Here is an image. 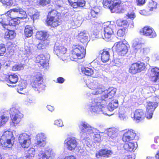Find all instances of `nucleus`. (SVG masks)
Wrapping results in <instances>:
<instances>
[{
  "label": "nucleus",
  "mask_w": 159,
  "mask_h": 159,
  "mask_svg": "<svg viewBox=\"0 0 159 159\" xmlns=\"http://www.w3.org/2000/svg\"><path fill=\"white\" fill-rule=\"evenodd\" d=\"M0 2L2 3L4 6L11 7L13 4L12 0H0Z\"/></svg>",
  "instance_id": "79ce46f5"
},
{
  "label": "nucleus",
  "mask_w": 159,
  "mask_h": 159,
  "mask_svg": "<svg viewBox=\"0 0 159 159\" xmlns=\"http://www.w3.org/2000/svg\"><path fill=\"white\" fill-rule=\"evenodd\" d=\"M112 154V152L111 150L105 148L100 150L96 154L95 156L97 158H99L101 157L108 158Z\"/></svg>",
  "instance_id": "a211bd4d"
},
{
  "label": "nucleus",
  "mask_w": 159,
  "mask_h": 159,
  "mask_svg": "<svg viewBox=\"0 0 159 159\" xmlns=\"http://www.w3.org/2000/svg\"><path fill=\"white\" fill-rule=\"evenodd\" d=\"M55 125L58 127H62L63 125V122L61 120H57L55 121Z\"/></svg>",
  "instance_id": "603ef678"
},
{
  "label": "nucleus",
  "mask_w": 159,
  "mask_h": 159,
  "mask_svg": "<svg viewBox=\"0 0 159 159\" xmlns=\"http://www.w3.org/2000/svg\"><path fill=\"white\" fill-rule=\"evenodd\" d=\"M54 51L57 56L64 54L66 52V49L63 46H58L54 48Z\"/></svg>",
  "instance_id": "7c9ffc66"
},
{
  "label": "nucleus",
  "mask_w": 159,
  "mask_h": 159,
  "mask_svg": "<svg viewBox=\"0 0 159 159\" xmlns=\"http://www.w3.org/2000/svg\"><path fill=\"white\" fill-rule=\"evenodd\" d=\"M8 82L11 84H15L16 83L18 80V76L13 73H11L8 75Z\"/></svg>",
  "instance_id": "473e14b6"
},
{
  "label": "nucleus",
  "mask_w": 159,
  "mask_h": 159,
  "mask_svg": "<svg viewBox=\"0 0 159 159\" xmlns=\"http://www.w3.org/2000/svg\"><path fill=\"white\" fill-rule=\"evenodd\" d=\"M66 148L69 151H72L76 148L78 144L75 138L69 137L67 138L65 141Z\"/></svg>",
  "instance_id": "ddd939ff"
},
{
  "label": "nucleus",
  "mask_w": 159,
  "mask_h": 159,
  "mask_svg": "<svg viewBox=\"0 0 159 159\" xmlns=\"http://www.w3.org/2000/svg\"><path fill=\"white\" fill-rule=\"evenodd\" d=\"M137 134L135 131L131 129H125L122 135L121 140L124 143L123 148L127 152H134L138 145L137 142H131L135 140Z\"/></svg>",
  "instance_id": "f03ea898"
},
{
  "label": "nucleus",
  "mask_w": 159,
  "mask_h": 159,
  "mask_svg": "<svg viewBox=\"0 0 159 159\" xmlns=\"http://www.w3.org/2000/svg\"><path fill=\"white\" fill-rule=\"evenodd\" d=\"M139 33L142 35L150 38H154L157 37V34L154 29L150 26L146 25L142 28Z\"/></svg>",
  "instance_id": "9d476101"
},
{
  "label": "nucleus",
  "mask_w": 159,
  "mask_h": 159,
  "mask_svg": "<svg viewBox=\"0 0 159 159\" xmlns=\"http://www.w3.org/2000/svg\"><path fill=\"white\" fill-rule=\"evenodd\" d=\"M158 103L155 102H148L146 107V117L148 119H151L152 116L153 111L158 106Z\"/></svg>",
  "instance_id": "f8f14e48"
},
{
  "label": "nucleus",
  "mask_w": 159,
  "mask_h": 159,
  "mask_svg": "<svg viewBox=\"0 0 159 159\" xmlns=\"http://www.w3.org/2000/svg\"><path fill=\"white\" fill-rule=\"evenodd\" d=\"M49 44L48 40L42 41L37 44V48L39 50L45 49L48 46Z\"/></svg>",
  "instance_id": "c9c22d12"
},
{
  "label": "nucleus",
  "mask_w": 159,
  "mask_h": 159,
  "mask_svg": "<svg viewBox=\"0 0 159 159\" xmlns=\"http://www.w3.org/2000/svg\"><path fill=\"white\" fill-rule=\"evenodd\" d=\"M158 139H159V138L158 137H156L155 138L154 141H155V143H158L157 140Z\"/></svg>",
  "instance_id": "0e129e2a"
},
{
  "label": "nucleus",
  "mask_w": 159,
  "mask_h": 159,
  "mask_svg": "<svg viewBox=\"0 0 159 159\" xmlns=\"http://www.w3.org/2000/svg\"><path fill=\"white\" fill-rule=\"evenodd\" d=\"M6 48L5 44L0 43V57L3 56L6 52Z\"/></svg>",
  "instance_id": "37998d69"
},
{
  "label": "nucleus",
  "mask_w": 159,
  "mask_h": 159,
  "mask_svg": "<svg viewBox=\"0 0 159 159\" xmlns=\"http://www.w3.org/2000/svg\"><path fill=\"white\" fill-rule=\"evenodd\" d=\"M118 106V103L117 100H112L108 105V109L110 111H113Z\"/></svg>",
  "instance_id": "e433bc0d"
},
{
  "label": "nucleus",
  "mask_w": 159,
  "mask_h": 159,
  "mask_svg": "<svg viewBox=\"0 0 159 159\" xmlns=\"http://www.w3.org/2000/svg\"><path fill=\"white\" fill-rule=\"evenodd\" d=\"M120 0H103L102 4L105 8H108L112 12H115L120 7Z\"/></svg>",
  "instance_id": "6e6552de"
},
{
  "label": "nucleus",
  "mask_w": 159,
  "mask_h": 159,
  "mask_svg": "<svg viewBox=\"0 0 159 159\" xmlns=\"http://www.w3.org/2000/svg\"><path fill=\"white\" fill-rule=\"evenodd\" d=\"M52 155V150L49 149L45 150L44 152H41L39 154L38 156L39 159H49Z\"/></svg>",
  "instance_id": "aec40b11"
},
{
  "label": "nucleus",
  "mask_w": 159,
  "mask_h": 159,
  "mask_svg": "<svg viewBox=\"0 0 159 159\" xmlns=\"http://www.w3.org/2000/svg\"><path fill=\"white\" fill-rule=\"evenodd\" d=\"M155 157L156 159H159V150L157 151V154H156ZM146 159H155L153 157H147Z\"/></svg>",
  "instance_id": "5fc2aeb1"
},
{
  "label": "nucleus",
  "mask_w": 159,
  "mask_h": 159,
  "mask_svg": "<svg viewBox=\"0 0 159 159\" xmlns=\"http://www.w3.org/2000/svg\"><path fill=\"white\" fill-rule=\"evenodd\" d=\"M51 0H39V4L40 6L44 7L51 3Z\"/></svg>",
  "instance_id": "a18cd8bd"
},
{
  "label": "nucleus",
  "mask_w": 159,
  "mask_h": 159,
  "mask_svg": "<svg viewBox=\"0 0 159 159\" xmlns=\"http://www.w3.org/2000/svg\"><path fill=\"white\" fill-rule=\"evenodd\" d=\"M70 5L74 8L83 7L85 5L84 0H67Z\"/></svg>",
  "instance_id": "dca6fc26"
},
{
  "label": "nucleus",
  "mask_w": 159,
  "mask_h": 159,
  "mask_svg": "<svg viewBox=\"0 0 159 159\" xmlns=\"http://www.w3.org/2000/svg\"><path fill=\"white\" fill-rule=\"evenodd\" d=\"M157 4L156 2L152 1L148 3V7L150 11H152L157 8Z\"/></svg>",
  "instance_id": "ea45409f"
},
{
  "label": "nucleus",
  "mask_w": 159,
  "mask_h": 159,
  "mask_svg": "<svg viewBox=\"0 0 159 159\" xmlns=\"http://www.w3.org/2000/svg\"><path fill=\"white\" fill-rule=\"evenodd\" d=\"M20 93L21 94H23V93H21V92H20Z\"/></svg>",
  "instance_id": "774afa93"
},
{
  "label": "nucleus",
  "mask_w": 159,
  "mask_h": 159,
  "mask_svg": "<svg viewBox=\"0 0 159 159\" xmlns=\"http://www.w3.org/2000/svg\"><path fill=\"white\" fill-rule=\"evenodd\" d=\"M12 140L0 139V143L4 149H7L11 148L13 145ZM14 142V140H13Z\"/></svg>",
  "instance_id": "412c9836"
},
{
  "label": "nucleus",
  "mask_w": 159,
  "mask_h": 159,
  "mask_svg": "<svg viewBox=\"0 0 159 159\" xmlns=\"http://www.w3.org/2000/svg\"><path fill=\"white\" fill-rule=\"evenodd\" d=\"M123 159H134L131 155L125 156Z\"/></svg>",
  "instance_id": "680f3d73"
},
{
  "label": "nucleus",
  "mask_w": 159,
  "mask_h": 159,
  "mask_svg": "<svg viewBox=\"0 0 159 159\" xmlns=\"http://www.w3.org/2000/svg\"><path fill=\"white\" fill-rule=\"evenodd\" d=\"M63 159H77L73 155H68L65 156Z\"/></svg>",
  "instance_id": "4d7b16f0"
},
{
  "label": "nucleus",
  "mask_w": 159,
  "mask_h": 159,
  "mask_svg": "<svg viewBox=\"0 0 159 159\" xmlns=\"http://www.w3.org/2000/svg\"><path fill=\"white\" fill-rule=\"evenodd\" d=\"M107 133L108 135L110 137H113L112 135L114 134V133L111 130H108Z\"/></svg>",
  "instance_id": "bf43d9fd"
},
{
  "label": "nucleus",
  "mask_w": 159,
  "mask_h": 159,
  "mask_svg": "<svg viewBox=\"0 0 159 159\" xmlns=\"http://www.w3.org/2000/svg\"><path fill=\"white\" fill-rule=\"evenodd\" d=\"M100 10L98 8L94 7L92 9L89 15V17L90 19L97 18L99 16Z\"/></svg>",
  "instance_id": "cd10ccee"
},
{
  "label": "nucleus",
  "mask_w": 159,
  "mask_h": 159,
  "mask_svg": "<svg viewBox=\"0 0 159 159\" xmlns=\"http://www.w3.org/2000/svg\"><path fill=\"white\" fill-rule=\"evenodd\" d=\"M78 39L84 44H86L89 42V38L87 34L84 31L80 32L77 35Z\"/></svg>",
  "instance_id": "5701e85b"
},
{
  "label": "nucleus",
  "mask_w": 159,
  "mask_h": 159,
  "mask_svg": "<svg viewBox=\"0 0 159 159\" xmlns=\"http://www.w3.org/2000/svg\"><path fill=\"white\" fill-rule=\"evenodd\" d=\"M1 122L2 124H4L7 122L8 120L9 117L2 115L1 117Z\"/></svg>",
  "instance_id": "8fccbe9b"
},
{
  "label": "nucleus",
  "mask_w": 159,
  "mask_h": 159,
  "mask_svg": "<svg viewBox=\"0 0 159 159\" xmlns=\"http://www.w3.org/2000/svg\"><path fill=\"white\" fill-rule=\"evenodd\" d=\"M146 0H136V2L138 6H142L145 3Z\"/></svg>",
  "instance_id": "3c124183"
},
{
  "label": "nucleus",
  "mask_w": 159,
  "mask_h": 159,
  "mask_svg": "<svg viewBox=\"0 0 159 159\" xmlns=\"http://www.w3.org/2000/svg\"><path fill=\"white\" fill-rule=\"evenodd\" d=\"M126 16L132 20L134 19L136 17L135 14L134 12H129L126 15Z\"/></svg>",
  "instance_id": "09e8293b"
},
{
  "label": "nucleus",
  "mask_w": 159,
  "mask_h": 159,
  "mask_svg": "<svg viewBox=\"0 0 159 159\" xmlns=\"http://www.w3.org/2000/svg\"><path fill=\"white\" fill-rule=\"evenodd\" d=\"M64 81V79L62 77H59L57 79V82L60 84L63 83Z\"/></svg>",
  "instance_id": "6e6d98bb"
},
{
  "label": "nucleus",
  "mask_w": 159,
  "mask_h": 159,
  "mask_svg": "<svg viewBox=\"0 0 159 159\" xmlns=\"http://www.w3.org/2000/svg\"><path fill=\"white\" fill-rule=\"evenodd\" d=\"M51 107V106H48V108H49V107Z\"/></svg>",
  "instance_id": "338daca9"
},
{
  "label": "nucleus",
  "mask_w": 159,
  "mask_h": 159,
  "mask_svg": "<svg viewBox=\"0 0 159 159\" xmlns=\"http://www.w3.org/2000/svg\"><path fill=\"white\" fill-rule=\"evenodd\" d=\"M60 20L59 13L55 10H52L48 13L45 23L47 26L55 28L61 24Z\"/></svg>",
  "instance_id": "20e7f679"
},
{
  "label": "nucleus",
  "mask_w": 159,
  "mask_h": 159,
  "mask_svg": "<svg viewBox=\"0 0 159 159\" xmlns=\"http://www.w3.org/2000/svg\"><path fill=\"white\" fill-rule=\"evenodd\" d=\"M146 68L145 64L140 61L134 62L129 66V72L132 75H135L144 70Z\"/></svg>",
  "instance_id": "0eeeda50"
},
{
  "label": "nucleus",
  "mask_w": 159,
  "mask_h": 159,
  "mask_svg": "<svg viewBox=\"0 0 159 159\" xmlns=\"http://www.w3.org/2000/svg\"><path fill=\"white\" fill-rule=\"evenodd\" d=\"M114 25L109 24L104 28V37L103 39L106 40H110L114 35L113 29Z\"/></svg>",
  "instance_id": "2eb2a0df"
},
{
  "label": "nucleus",
  "mask_w": 159,
  "mask_h": 159,
  "mask_svg": "<svg viewBox=\"0 0 159 159\" xmlns=\"http://www.w3.org/2000/svg\"><path fill=\"white\" fill-rule=\"evenodd\" d=\"M11 29H6L7 31L6 32L4 35V38L6 40H11L13 39L15 36V33L14 30Z\"/></svg>",
  "instance_id": "a878e982"
},
{
  "label": "nucleus",
  "mask_w": 159,
  "mask_h": 159,
  "mask_svg": "<svg viewBox=\"0 0 159 159\" xmlns=\"http://www.w3.org/2000/svg\"><path fill=\"white\" fill-rule=\"evenodd\" d=\"M40 12L36 10L31 16V18L34 21L39 18L40 15Z\"/></svg>",
  "instance_id": "49530a36"
},
{
  "label": "nucleus",
  "mask_w": 159,
  "mask_h": 159,
  "mask_svg": "<svg viewBox=\"0 0 159 159\" xmlns=\"http://www.w3.org/2000/svg\"><path fill=\"white\" fill-rule=\"evenodd\" d=\"M145 116L144 112L141 109L136 110L134 113V118L138 122L141 121L144 118Z\"/></svg>",
  "instance_id": "f3484780"
},
{
  "label": "nucleus",
  "mask_w": 159,
  "mask_h": 159,
  "mask_svg": "<svg viewBox=\"0 0 159 159\" xmlns=\"http://www.w3.org/2000/svg\"><path fill=\"white\" fill-rule=\"evenodd\" d=\"M129 44L125 39L122 41L116 42L113 48L118 55L120 56H124L128 51Z\"/></svg>",
  "instance_id": "423d86ee"
},
{
  "label": "nucleus",
  "mask_w": 159,
  "mask_h": 159,
  "mask_svg": "<svg viewBox=\"0 0 159 159\" xmlns=\"http://www.w3.org/2000/svg\"><path fill=\"white\" fill-rule=\"evenodd\" d=\"M20 7L15 8L12 9H11L7 11V13H9L11 14V16H13V12H18L19 11Z\"/></svg>",
  "instance_id": "de8ad7c7"
},
{
  "label": "nucleus",
  "mask_w": 159,
  "mask_h": 159,
  "mask_svg": "<svg viewBox=\"0 0 159 159\" xmlns=\"http://www.w3.org/2000/svg\"><path fill=\"white\" fill-rule=\"evenodd\" d=\"M18 141L20 145L23 148H28L31 143L30 136L25 133L21 134L19 135Z\"/></svg>",
  "instance_id": "1a4fd4ad"
},
{
  "label": "nucleus",
  "mask_w": 159,
  "mask_h": 159,
  "mask_svg": "<svg viewBox=\"0 0 159 159\" xmlns=\"http://www.w3.org/2000/svg\"><path fill=\"white\" fill-rule=\"evenodd\" d=\"M18 12L21 14L24 15V16L26 15L25 12L20 8H19V11Z\"/></svg>",
  "instance_id": "052dcab7"
},
{
  "label": "nucleus",
  "mask_w": 159,
  "mask_h": 159,
  "mask_svg": "<svg viewBox=\"0 0 159 159\" xmlns=\"http://www.w3.org/2000/svg\"><path fill=\"white\" fill-rule=\"evenodd\" d=\"M83 74L86 75L91 76L94 73V71L92 68L89 67H84L82 70Z\"/></svg>",
  "instance_id": "58836bf2"
},
{
  "label": "nucleus",
  "mask_w": 159,
  "mask_h": 159,
  "mask_svg": "<svg viewBox=\"0 0 159 159\" xmlns=\"http://www.w3.org/2000/svg\"><path fill=\"white\" fill-rule=\"evenodd\" d=\"M94 139L97 142H99L101 140L100 136L99 134H95L94 136Z\"/></svg>",
  "instance_id": "864d4df0"
},
{
  "label": "nucleus",
  "mask_w": 159,
  "mask_h": 159,
  "mask_svg": "<svg viewBox=\"0 0 159 159\" xmlns=\"http://www.w3.org/2000/svg\"><path fill=\"white\" fill-rule=\"evenodd\" d=\"M86 53V49L83 46L79 44L75 45L72 46L69 57L71 60L75 61L77 59L84 58Z\"/></svg>",
  "instance_id": "7ed1b4c3"
},
{
  "label": "nucleus",
  "mask_w": 159,
  "mask_h": 159,
  "mask_svg": "<svg viewBox=\"0 0 159 159\" xmlns=\"http://www.w3.org/2000/svg\"><path fill=\"white\" fill-rule=\"evenodd\" d=\"M88 87L92 90L91 93L93 95H98L102 94L101 98L98 97L94 99L91 102V106L89 110L92 113H98L102 111V109L106 104V101L105 99L109 97V98L113 97L116 93L115 89L109 88L105 90L103 86L98 85L94 82L90 83L88 85Z\"/></svg>",
  "instance_id": "f257e3e1"
},
{
  "label": "nucleus",
  "mask_w": 159,
  "mask_h": 159,
  "mask_svg": "<svg viewBox=\"0 0 159 159\" xmlns=\"http://www.w3.org/2000/svg\"><path fill=\"white\" fill-rule=\"evenodd\" d=\"M142 45L141 44H138L136 45V46L137 47V48H135V49H140Z\"/></svg>",
  "instance_id": "e2e57ef3"
},
{
  "label": "nucleus",
  "mask_w": 159,
  "mask_h": 159,
  "mask_svg": "<svg viewBox=\"0 0 159 159\" xmlns=\"http://www.w3.org/2000/svg\"><path fill=\"white\" fill-rule=\"evenodd\" d=\"M36 136L38 140L35 143V145L42 147L45 146L46 143V138L42 134H38Z\"/></svg>",
  "instance_id": "4be33fe9"
},
{
  "label": "nucleus",
  "mask_w": 159,
  "mask_h": 159,
  "mask_svg": "<svg viewBox=\"0 0 159 159\" xmlns=\"http://www.w3.org/2000/svg\"><path fill=\"white\" fill-rule=\"evenodd\" d=\"M36 38L40 40H47L49 35L47 32L43 31H37L35 35Z\"/></svg>",
  "instance_id": "393cba45"
},
{
  "label": "nucleus",
  "mask_w": 159,
  "mask_h": 159,
  "mask_svg": "<svg viewBox=\"0 0 159 159\" xmlns=\"http://www.w3.org/2000/svg\"><path fill=\"white\" fill-rule=\"evenodd\" d=\"M79 127L83 133H86L87 135L92 133L93 131L89 125L84 122L81 123Z\"/></svg>",
  "instance_id": "6ab92c4d"
},
{
  "label": "nucleus",
  "mask_w": 159,
  "mask_h": 159,
  "mask_svg": "<svg viewBox=\"0 0 159 159\" xmlns=\"http://www.w3.org/2000/svg\"><path fill=\"white\" fill-rule=\"evenodd\" d=\"M24 68L23 65L21 64H16L12 67V70L14 71L20 70Z\"/></svg>",
  "instance_id": "c03bdc74"
},
{
  "label": "nucleus",
  "mask_w": 159,
  "mask_h": 159,
  "mask_svg": "<svg viewBox=\"0 0 159 159\" xmlns=\"http://www.w3.org/2000/svg\"><path fill=\"white\" fill-rule=\"evenodd\" d=\"M22 83L19 84L18 86V90L19 91H21L23 89L25 88V86H22Z\"/></svg>",
  "instance_id": "13d9d810"
},
{
  "label": "nucleus",
  "mask_w": 159,
  "mask_h": 159,
  "mask_svg": "<svg viewBox=\"0 0 159 159\" xmlns=\"http://www.w3.org/2000/svg\"><path fill=\"white\" fill-rule=\"evenodd\" d=\"M33 33V29L31 26L26 25L25 27L24 34L25 36L27 38L31 37Z\"/></svg>",
  "instance_id": "c756f323"
},
{
  "label": "nucleus",
  "mask_w": 159,
  "mask_h": 159,
  "mask_svg": "<svg viewBox=\"0 0 159 159\" xmlns=\"http://www.w3.org/2000/svg\"><path fill=\"white\" fill-rule=\"evenodd\" d=\"M35 154V150L34 148H32L25 151V157L30 159L34 157Z\"/></svg>",
  "instance_id": "72a5a7b5"
},
{
  "label": "nucleus",
  "mask_w": 159,
  "mask_h": 159,
  "mask_svg": "<svg viewBox=\"0 0 159 159\" xmlns=\"http://www.w3.org/2000/svg\"><path fill=\"white\" fill-rule=\"evenodd\" d=\"M110 50L109 48L103 49L101 53V59L103 62H106L109 60L110 53L109 51Z\"/></svg>",
  "instance_id": "b1692460"
},
{
  "label": "nucleus",
  "mask_w": 159,
  "mask_h": 159,
  "mask_svg": "<svg viewBox=\"0 0 159 159\" xmlns=\"http://www.w3.org/2000/svg\"><path fill=\"white\" fill-rule=\"evenodd\" d=\"M116 23L118 26L123 27L125 29L127 28L129 26V25L128 21L125 20H118L116 21Z\"/></svg>",
  "instance_id": "f704fd0d"
},
{
  "label": "nucleus",
  "mask_w": 159,
  "mask_h": 159,
  "mask_svg": "<svg viewBox=\"0 0 159 159\" xmlns=\"http://www.w3.org/2000/svg\"><path fill=\"white\" fill-rule=\"evenodd\" d=\"M9 157L8 156H6L5 157H4V158H5V159H9Z\"/></svg>",
  "instance_id": "69168bd1"
},
{
  "label": "nucleus",
  "mask_w": 159,
  "mask_h": 159,
  "mask_svg": "<svg viewBox=\"0 0 159 159\" xmlns=\"http://www.w3.org/2000/svg\"><path fill=\"white\" fill-rule=\"evenodd\" d=\"M20 113H17L11 116L12 124L14 126L18 124L21 120Z\"/></svg>",
  "instance_id": "c85d7f7f"
},
{
  "label": "nucleus",
  "mask_w": 159,
  "mask_h": 159,
  "mask_svg": "<svg viewBox=\"0 0 159 159\" xmlns=\"http://www.w3.org/2000/svg\"><path fill=\"white\" fill-rule=\"evenodd\" d=\"M154 75L151 77V80L154 82H156L159 80V69L155 67L152 70Z\"/></svg>",
  "instance_id": "2f4dec72"
},
{
  "label": "nucleus",
  "mask_w": 159,
  "mask_h": 159,
  "mask_svg": "<svg viewBox=\"0 0 159 159\" xmlns=\"http://www.w3.org/2000/svg\"><path fill=\"white\" fill-rule=\"evenodd\" d=\"M48 60L44 55L40 54L38 55L35 58V61L36 63H39L40 67L42 68L47 67L49 64Z\"/></svg>",
  "instance_id": "4468645a"
},
{
  "label": "nucleus",
  "mask_w": 159,
  "mask_h": 159,
  "mask_svg": "<svg viewBox=\"0 0 159 159\" xmlns=\"http://www.w3.org/2000/svg\"><path fill=\"white\" fill-rule=\"evenodd\" d=\"M11 16V14L7 13V11L1 15L0 18V24L5 29H11L10 24Z\"/></svg>",
  "instance_id": "9b49d317"
},
{
  "label": "nucleus",
  "mask_w": 159,
  "mask_h": 159,
  "mask_svg": "<svg viewBox=\"0 0 159 159\" xmlns=\"http://www.w3.org/2000/svg\"><path fill=\"white\" fill-rule=\"evenodd\" d=\"M0 139L14 140L15 138L11 131H6L3 133Z\"/></svg>",
  "instance_id": "bb28decb"
},
{
  "label": "nucleus",
  "mask_w": 159,
  "mask_h": 159,
  "mask_svg": "<svg viewBox=\"0 0 159 159\" xmlns=\"http://www.w3.org/2000/svg\"><path fill=\"white\" fill-rule=\"evenodd\" d=\"M30 84L34 89L40 92L44 90L45 86L43 84V78L42 75L36 73L31 76Z\"/></svg>",
  "instance_id": "39448f33"
},
{
  "label": "nucleus",
  "mask_w": 159,
  "mask_h": 159,
  "mask_svg": "<svg viewBox=\"0 0 159 159\" xmlns=\"http://www.w3.org/2000/svg\"><path fill=\"white\" fill-rule=\"evenodd\" d=\"M19 18V17H14L13 16H11L10 21V28H11V26H16L18 25L20 23Z\"/></svg>",
  "instance_id": "4c0bfd02"
},
{
  "label": "nucleus",
  "mask_w": 159,
  "mask_h": 159,
  "mask_svg": "<svg viewBox=\"0 0 159 159\" xmlns=\"http://www.w3.org/2000/svg\"><path fill=\"white\" fill-rule=\"evenodd\" d=\"M126 35V29H120L118 30L117 33V38L120 39V38L123 37Z\"/></svg>",
  "instance_id": "a19ab883"
}]
</instances>
